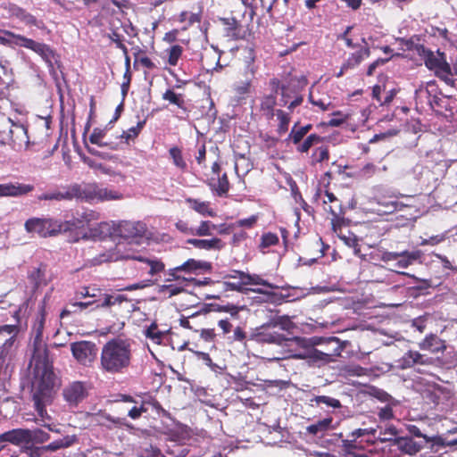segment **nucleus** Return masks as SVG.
Returning <instances> with one entry per match:
<instances>
[{
	"label": "nucleus",
	"instance_id": "f257e3e1",
	"mask_svg": "<svg viewBox=\"0 0 457 457\" xmlns=\"http://www.w3.org/2000/svg\"><path fill=\"white\" fill-rule=\"evenodd\" d=\"M36 378L32 397L37 413L36 422L47 428L50 431L59 433L58 429L52 427V417L46 410L53 401L52 391L56 379L53 368L47 363L37 364Z\"/></svg>",
	"mask_w": 457,
	"mask_h": 457
},
{
	"label": "nucleus",
	"instance_id": "f03ea898",
	"mask_svg": "<svg viewBox=\"0 0 457 457\" xmlns=\"http://www.w3.org/2000/svg\"><path fill=\"white\" fill-rule=\"evenodd\" d=\"M336 342L338 340L336 337H291L287 343V350L289 357L296 360H305L310 365L321 366L328 363L331 361L332 354L318 350L317 345L323 344Z\"/></svg>",
	"mask_w": 457,
	"mask_h": 457
},
{
	"label": "nucleus",
	"instance_id": "7ed1b4c3",
	"mask_svg": "<svg viewBox=\"0 0 457 457\" xmlns=\"http://www.w3.org/2000/svg\"><path fill=\"white\" fill-rule=\"evenodd\" d=\"M139 241L119 240L113 248L100 253L92 260L94 265L101 264L105 262H117L120 260H137L149 267L147 273L154 276L164 270V264L156 258H147L142 256L137 251Z\"/></svg>",
	"mask_w": 457,
	"mask_h": 457
},
{
	"label": "nucleus",
	"instance_id": "20e7f679",
	"mask_svg": "<svg viewBox=\"0 0 457 457\" xmlns=\"http://www.w3.org/2000/svg\"><path fill=\"white\" fill-rule=\"evenodd\" d=\"M132 359L131 344L123 339H112L102 348L101 368L110 374L124 373Z\"/></svg>",
	"mask_w": 457,
	"mask_h": 457
},
{
	"label": "nucleus",
	"instance_id": "39448f33",
	"mask_svg": "<svg viewBox=\"0 0 457 457\" xmlns=\"http://www.w3.org/2000/svg\"><path fill=\"white\" fill-rule=\"evenodd\" d=\"M77 200L87 203L105 202L122 199V194L109 187H103L96 183L78 184Z\"/></svg>",
	"mask_w": 457,
	"mask_h": 457
},
{
	"label": "nucleus",
	"instance_id": "423d86ee",
	"mask_svg": "<svg viewBox=\"0 0 457 457\" xmlns=\"http://www.w3.org/2000/svg\"><path fill=\"white\" fill-rule=\"evenodd\" d=\"M4 37L2 41L9 46H20L32 50L46 62H51L54 57L53 50L46 44L37 42L31 38L26 37L20 34H15L9 30L3 31Z\"/></svg>",
	"mask_w": 457,
	"mask_h": 457
},
{
	"label": "nucleus",
	"instance_id": "0eeeda50",
	"mask_svg": "<svg viewBox=\"0 0 457 457\" xmlns=\"http://www.w3.org/2000/svg\"><path fill=\"white\" fill-rule=\"evenodd\" d=\"M290 320L287 318H279L271 324L262 327V330L256 334V340L262 343L275 344L287 348V343L291 337H286L277 328L288 329Z\"/></svg>",
	"mask_w": 457,
	"mask_h": 457
},
{
	"label": "nucleus",
	"instance_id": "6e6552de",
	"mask_svg": "<svg viewBox=\"0 0 457 457\" xmlns=\"http://www.w3.org/2000/svg\"><path fill=\"white\" fill-rule=\"evenodd\" d=\"M20 330L17 324L0 326V368L17 349Z\"/></svg>",
	"mask_w": 457,
	"mask_h": 457
},
{
	"label": "nucleus",
	"instance_id": "1a4fd4ad",
	"mask_svg": "<svg viewBox=\"0 0 457 457\" xmlns=\"http://www.w3.org/2000/svg\"><path fill=\"white\" fill-rule=\"evenodd\" d=\"M25 228L29 233L46 237L59 233L62 226L57 220L50 218H31L26 221Z\"/></svg>",
	"mask_w": 457,
	"mask_h": 457
},
{
	"label": "nucleus",
	"instance_id": "9d476101",
	"mask_svg": "<svg viewBox=\"0 0 457 457\" xmlns=\"http://www.w3.org/2000/svg\"><path fill=\"white\" fill-rule=\"evenodd\" d=\"M145 232V225L142 222L123 220L114 223V235L120 237L119 240L139 241Z\"/></svg>",
	"mask_w": 457,
	"mask_h": 457
},
{
	"label": "nucleus",
	"instance_id": "9b49d317",
	"mask_svg": "<svg viewBox=\"0 0 457 457\" xmlns=\"http://www.w3.org/2000/svg\"><path fill=\"white\" fill-rule=\"evenodd\" d=\"M421 257L420 251H403V252H388L385 251L381 254V261L386 263L394 262V266L398 269H406L413 264Z\"/></svg>",
	"mask_w": 457,
	"mask_h": 457
},
{
	"label": "nucleus",
	"instance_id": "f8f14e48",
	"mask_svg": "<svg viewBox=\"0 0 457 457\" xmlns=\"http://www.w3.org/2000/svg\"><path fill=\"white\" fill-rule=\"evenodd\" d=\"M377 430L374 428H358L353 430L350 435L352 439L343 441L344 451L353 457H364V453H357L358 450L363 449L362 441H358L357 439L365 436H374Z\"/></svg>",
	"mask_w": 457,
	"mask_h": 457
},
{
	"label": "nucleus",
	"instance_id": "ddd939ff",
	"mask_svg": "<svg viewBox=\"0 0 457 457\" xmlns=\"http://www.w3.org/2000/svg\"><path fill=\"white\" fill-rule=\"evenodd\" d=\"M73 357L80 363L87 365L91 363L96 355V345L90 341H79L71 345Z\"/></svg>",
	"mask_w": 457,
	"mask_h": 457
},
{
	"label": "nucleus",
	"instance_id": "4468645a",
	"mask_svg": "<svg viewBox=\"0 0 457 457\" xmlns=\"http://www.w3.org/2000/svg\"><path fill=\"white\" fill-rule=\"evenodd\" d=\"M87 387L85 383L73 381L62 390L65 402L71 407L77 406L87 396Z\"/></svg>",
	"mask_w": 457,
	"mask_h": 457
},
{
	"label": "nucleus",
	"instance_id": "2eb2a0df",
	"mask_svg": "<svg viewBox=\"0 0 457 457\" xmlns=\"http://www.w3.org/2000/svg\"><path fill=\"white\" fill-rule=\"evenodd\" d=\"M414 49L423 57L425 65L430 71H436L444 64L447 63L445 54L439 50H437L436 54H435L431 50L422 45H416Z\"/></svg>",
	"mask_w": 457,
	"mask_h": 457
},
{
	"label": "nucleus",
	"instance_id": "dca6fc26",
	"mask_svg": "<svg viewBox=\"0 0 457 457\" xmlns=\"http://www.w3.org/2000/svg\"><path fill=\"white\" fill-rule=\"evenodd\" d=\"M394 445L401 452L409 455H414L421 450L428 449V439L417 440L412 437H400L395 439Z\"/></svg>",
	"mask_w": 457,
	"mask_h": 457
},
{
	"label": "nucleus",
	"instance_id": "f3484780",
	"mask_svg": "<svg viewBox=\"0 0 457 457\" xmlns=\"http://www.w3.org/2000/svg\"><path fill=\"white\" fill-rule=\"evenodd\" d=\"M34 186L18 181L0 184V197H21L34 190Z\"/></svg>",
	"mask_w": 457,
	"mask_h": 457
},
{
	"label": "nucleus",
	"instance_id": "a211bd4d",
	"mask_svg": "<svg viewBox=\"0 0 457 457\" xmlns=\"http://www.w3.org/2000/svg\"><path fill=\"white\" fill-rule=\"evenodd\" d=\"M408 430L410 434L412 436V438H416L417 440L428 439V445H429V451L424 452L420 455L421 457H431V455H429L430 453H437L440 450V444L442 442L441 436H428L423 434L420 428L414 425L409 426Z\"/></svg>",
	"mask_w": 457,
	"mask_h": 457
},
{
	"label": "nucleus",
	"instance_id": "6ab92c4d",
	"mask_svg": "<svg viewBox=\"0 0 457 457\" xmlns=\"http://www.w3.org/2000/svg\"><path fill=\"white\" fill-rule=\"evenodd\" d=\"M434 363V359L418 351H408L399 360V366L402 369L411 368L415 365H431Z\"/></svg>",
	"mask_w": 457,
	"mask_h": 457
},
{
	"label": "nucleus",
	"instance_id": "aec40b11",
	"mask_svg": "<svg viewBox=\"0 0 457 457\" xmlns=\"http://www.w3.org/2000/svg\"><path fill=\"white\" fill-rule=\"evenodd\" d=\"M438 88L435 80H430L426 83H421L415 90V100L417 104L423 107L425 104L428 105L430 99L434 94H437Z\"/></svg>",
	"mask_w": 457,
	"mask_h": 457
},
{
	"label": "nucleus",
	"instance_id": "412c9836",
	"mask_svg": "<svg viewBox=\"0 0 457 457\" xmlns=\"http://www.w3.org/2000/svg\"><path fill=\"white\" fill-rule=\"evenodd\" d=\"M29 428H14L0 434V441L6 445L7 443L14 445H28Z\"/></svg>",
	"mask_w": 457,
	"mask_h": 457
},
{
	"label": "nucleus",
	"instance_id": "4be33fe9",
	"mask_svg": "<svg viewBox=\"0 0 457 457\" xmlns=\"http://www.w3.org/2000/svg\"><path fill=\"white\" fill-rule=\"evenodd\" d=\"M236 272H242L241 270H233L229 273H226L222 276L224 279L221 282V287L224 291H237L243 293L246 290L245 279H242L240 277L237 276Z\"/></svg>",
	"mask_w": 457,
	"mask_h": 457
},
{
	"label": "nucleus",
	"instance_id": "5701e85b",
	"mask_svg": "<svg viewBox=\"0 0 457 457\" xmlns=\"http://www.w3.org/2000/svg\"><path fill=\"white\" fill-rule=\"evenodd\" d=\"M99 220V213L93 210H85L82 212H77L69 223L76 228H82L85 227H90L92 221Z\"/></svg>",
	"mask_w": 457,
	"mask_h": 457
},
{
	"label": "nucleus",
	"instance_id": "b1692460",
	"mask_svg": "<svg viewBox=\"0 0 457 457\" xmlns=\"http://www.w3.org/2000/svg\"><path fill=\"white\" fill-rule=\"evenodd\" d=\"M419 347L423 351H429L432 353H444L446 349L445 342L435 334H429L419 343Z\"/></svg>",
	"mask_w": 457,
	"mask_h": 457
},
{
	"label": "nucleus",
	"instance_id": "393cba45",
	"mask_svg": "<svg viewBox=\"0 0 457 457\" xmlns=\"http://www.w3.org/2000/svg\"><path fill=\"white\" fill-rule=\"evenodd\" d=\"M12 15L23 22L27 26H35L38 29H44L45 25L42 21L37 20L35 16L26 12L24 9L13 6L11 9Z\"/></svg>",
	"mask_w": 457,
	"mask_h": 457
},
{
	"label": "nucleus",
	"instance_id": "a878e982",
	"mask_svg": "<svg viewBox=\"0 0 457 457\" xmlns=\"http://www.w3.org/2000/svg\"><path fill=\"white\" fill-rule=\"evenodd\" d=\"M220 21L224 27V36L231 40H237L242 37L241 26L236 18H221Z\"/></svg>",
	"mask_w": 457,
	"mask_h": 457
},
{
	"label": "nucleus",
	"instance_id": "bb28decb",
	"mask_svg": "<svg viewBox=\"0 0 457 457\" xmlns=\"http://www.w3.org/2000/svg\"><path fill=\"white\" fill-rule=\"evenodd\" d=\"M187 242L197 249L207 251L220 250L224 246L222 240L218 237H212L211 239L190 238L187 239Z\"/></svg>",
	"mask_w": 457,
	"mask_h": 457
},
{
	"label": "nucleus",
	"instance_id": "cd10ccee",
	"mask_svg": "<svg viewBox=\"0 0 457 457\" xmlns=\"http://www.w3.org/2000/svg\"><path fill=\"white\" fill-rule=\"evenodd\" d=\"M207 265V262H201L198 261H195L194 259H189L187 262H185L183 264L175 267L173 269H170L169 271V275L172 277V279H178L179 277L177 275L179 271H185L187 273H191L193 271H195L197 270L203 269L204 266ZM168 281H170L171 278H168Z\"/></svg>",
	"mask_w": 457,
	"mask_h": 457
},
{
	"label": "nucleus",
	"instance_id": "c85d7f7f",
	"mask_svg": "<svg viewBox=\"0 0 457 457\" xmlns=\"http://www.w3.org/2000/svg\"><path fill=\"white\" fill-rule=\"evenodd\" d=\"M225 225H215L211 220H202L197 227H193V236L197 237H208L212 235V231L218 228L220 234L228 233L226 228H223Z\"/></svg>",
	"mask_w": 457,
	"mask_h": 457
},
{
	"label": "nucleus",
	"instance_id": "c756f323",
	"mask_svg": "<svg viewBox=\"0 0 457 457\" xmlns=\"http://www.w3.org/2000/svg\"><path fill=\"white\" fill-rule=\"evenodd\" d=\"M370 54V47L363 46L357 52L351 54L343 63V69H353Z\"/></svg>",
	"mask_w": 457,
	"mask_h": 457
},
{
	"label": "nucleus",
	"instance_id": "7c9ffc66",
	"mask_svg": "<svg viewBox=\"0 0 457 457\" xmlns=\"http://www.w3.org/2000/svg\"><path fill=\"white\" fill-rule=\"evenodd\" d=\"M186 203L195 212L203 216L214 217L216 212L211 208L209 202L200 201L195 198H186Z\"/></svg>",
	"mask_w": 457,
	"mask_h": 457
},
{
	"label": "nucleus",
	"instance_id": "2f4dec72",
	"mask_svg": "<svg viewBox=\"0 0 457 457\" xmlns=\"http://www.w3.org/2000/svg\"><path fill=\"white\" fill-rule=\"evenodd\" d=\"M382 401L387 402V403L380 408H378V416L379 418L380 421H387L394 418V411H393V401L392 397L385 393L381 392L379 393L378 396Z\"/></svg>",
	"mask_w": 457,
	"mask_h": 457
},
{
	"label": "nucleus",
	"instance_id": "473e14b6",
	"mask_svg": "<svg viewBox=\"0 0 457 457\" xmlns=\"http://www.w3.org/2000/svg\"><path fill=\"white\" fill-rule=\"evenodd\" d=\"M112 234L114 235V223L100 222L89 228V235L94 238L103 239Z\"/></svg>",
	"mask_w": 457,
	"mask_h": 457
},
{
	"label": "nucleus",
	"instance_id": "72a5a7b5",
	"mask_svg": "<svg viewBox=\"0 0 457 457\" xmlns=\"http://www.w3.org/2000/svg\"><path fill=\"white\" fill-rule=\"evenodd\" d=\"M312 126L311 124L301 127H299L297 123L295 124L291 129V131L286 141L291 142L295 145H298L301 141L303 140L304 137L312 129Z\"/></svg>",
	"mask_w": 457,
	"mask_h": 457
},
{
	"label": "nucleus",
	"instance_id": "f704fd0d",
	"mask_svg": "<svg viewBox=\"0 0 457 457\" xmlns=\"http://www.w3.org/2000/svg\"><path fill=\"white\" fill-rule=\"evenodd\" d=\"M208 185L220 196L226 195L229 189V183L226 173L221 177H218L217 180L211 179L208 181Z\"/></svg>",
	"mask_w": 457,
	"mask_h": 457
},
{
	"label": "nucleus",
	"instance_id": "c9c22d12",
	"mask_svg": "<svg viewBox=\"0 0 457 457\" xmlns=\"http://www.w3.org/2000/svg\"><path fill=\"white\" fill-rule=\"evenodd\" d=\"M237 276L240 277L242 279H245V286L248 285H260L266 287L269 289H274L278 287L268 282L267 280L262 278L259 275L256 274H249L245 272H236Z\"/></svg>",
	"mask_w": 457,
	"mask_h": 457
},
{
	"label": "nucleus",
	"instance_id": "e433bc0d",
	"mask_svg": "<svg viewBox=\"0 0 457 457\" xmlns=\"http://www.w3.org/2000/svg\"><path fill=\"white\" fill-rule=\"evenodd\" d=\"M276 96L274 95L265 96L261 102V112L267 120H271L276 115L274 107L276 105Z\"/></svg>",
	"mask_w": 457,
	"mask_h": 457
},
{
	"label": "nucleus",
	"instance_id": "4c0bfd02",
	"mask_svg": "<svg viewBox=\"0 0 457 457\" xmlns=\"http://www.w3.org/2000/svg\"><path fill=\"white\" fill-rule=\"evenodd\" d=\"M435 74L440 79L445 81L446 85L453 87L454 85V76L457 74V68L453 70L447 62L436 71Z\"/></svg>",
	"mask_w": 457,
	"mask_h": 457
},
{
	"label": "nucleus",
	"instance_id": "58836bf2",
	"mask_svg": "<svg viewBox=\"0 0 457 457\" xmlns=\"http://www.w3.org/2000/svg\"><path fill=\"white\" fill-rule=\"evenodd\" d=\"M127 297L122 295H108L104 294L102 298L97 301L96 308H107L115 304H120L122 302L127 301Z\"/></svg>",
	"mask_w": 457,
	"mask_h": 457
},
{
	"label": "nucleus",
	"instance_id": "ea45409f",
	"mask_svg": "<svg viewBox=\"0 0 457 457\" xmlns=\"http://www.w3.org/2000/svg\"><path fill=\"white\" fill-rule=\"evenodd\" d=\"M46 317L45 311L42 309L36 317V320L33 323L31 333L35 337V342H40L43 337V330L45 327Z\"/></svg>",
	"mask_w": 457,
	"mask_h": 457
},
{
	"label": "nucleus",
	"instance_id": "a19ab883",
	"mask_svg": "<svg viewBox=\"0 0 457 457\" xmlns=\"http://www.w3.org/2000/svg\"><path fill=\"white\" fill-rule=\"evenodd\" d=\"M76 440H77V437L74 435L73 436H66L61 439L53 441L49 445L44 446L43 449H45V451L54 452L59 449L68 448L71 445H72L76 442Z\"/></svg>",
	"mask_w": 457,
	"mask_h": 457
},
{
	"label": "nucleus",
	"instance_id": "79ce46f5",
	"mask_svg": "<svg viewBox=\"0 0 457 457\" xmlns=\"http://www.w3.org/2000/svg\"><path fill=\"white\" fill-rule=\"evenodd\" d=\"M322 141V137L317 134H311L307 136L303 141L296 145V151L303 154L308 153L311 147L320 144Z\"/></svg>",
	"mask_w": 457,
	"mask_h": 457
},
{
	"label": "nucleus",
	"instance_id": "37998d69",
	"mask_svg": "<svg viewBox=\"0 0 457 457\" xmlns=\"http://www.w3.org/2000/svg\"><path fill=\"white\" fill-rule=\"evenodd\" d=\"M28 445L43 444L50 439V435L40 429H29Z\"/></svg>",
	"mask_w": 457,
	"mask_h": 457
},
{
	"label": "nucleus",
	"instance_id": "c03bdc74",
	"mask_svg": "<svg viewBox=\"0 0 457 457\" xmlns=\"http://www.w3.org/2000/svg\"><path fill=\"white\" fill-rule=\"evenodd\" d=\"M45 449L35 447L34 445H25L21 447L19 453L13 451V453L10 457H39L41 452Z\"/></svg>",
	"mask_w": 457,
	"mask_h": 457
},
{
	"label": "nucleus",
	"instance_id": "a18cd8bd",
	"mask_svg": "<svg viewBox=\"0 0 457 457\" xmlns=\"http://www.w3.org/2000/svg\"><path fill=\"white\" fill-rule=\"evenodd\" d=\"M95 303V302H75L68 303L64 309L61 312V318L64 319L65 317L69 316L72 313H77L79 312H82L83 310L87 309L89 305H92Z\"/></svg>",
	"mask_w": 457,
	"mask_h": 457
},
{
	"label": "nucleus",
	"instance_id": "49530a36",
	"mask_svg": "<svg viewBox=\"0 0 457 457\" xmlns=\"http://www.w3.org/2000/svg\"><path fill=\"white\" fill-rule=\"evenodd\" d=\"M329 159V153L327 146H320L313 150L310 156V164L315 166Z\"/></svg>",
	"mask_w": 457,
	"mask_h": 457
},
{
	"label": "nucleus",
	"instance_id": "de8ad7c7",
	"mask_svg": "<svg viewBox=\"0 0 457 457\" xmlns=\"http://www.w3.org/2000/svg\"><path fill=\"white\" fill-rule=\"evenodd\" d=\"M311 402L312 406L314 404L317 406L325 404L327 407L333 409H338L342 406L339 400L327 395L315 396L311 400Z\"/></svg>",
	"mask_w": 457,
	"mask_h": 457
},
{
	"label": "nucleus",
	"instance_id": "09e8293b",
	"mask_svg": "<svg viewBox=\"0 0 457 457\" xmlns=\"http://www.w3.org/2000/svg\"><path fill=\"white\" fill-rule=\"evenodd\" d=\"M29 279L33 284L34 289H38L39 287L46 286L47 283L45 270L41 268L32 270L29 275Z\"/></svg>",
	"mask_w": 457,
	"mask_h": 457
},
{
	"label": "nucleus",
	"instance_id": "8fccbe9b",
	"mask_svg": "<svg viewBox=\"0 0 457 457\" xmlns=\"http://www.w3.org/2000/svg\"><path fill=\"white\" fill-rule=\"evenodd\" d=\"M332 418H326L317 421L314 424L309 425L306 428L308 433L312 435H318L328 429L331 427Z\"/></svg>",
	"mask_w": 457,
	"mask_h": 457
},
{
	"label": "nucleus",
	"instance_id": "3c124183",
	"mask_svg": "<svg viewBox=\"0 0 457 457\" xmlns=\"http://www.w3.org/2000/svg\"><path fill=\"white\" fill-rule=\"evenodd\" d=\"M251 87V79H246L245 80H241L238 82H236L233 85V90L236 94L235 97L237 98V101H239L249 93Z\"/></svg>",
	"mask_w": 457,
	"mask_h": 457
},
{
	"label": "nucleus",
	"instance_id": "603ef678",
	"mask_svg": "<svg viewBox=\"0 0 457 457\" xmlns=\"http://www.w3.org/2000/svg\"><path fill=\"white\" fill-rule=\"evenodd\" d=\"M13 129H9V136L12 141L16 139L23 140L28 143L27 129L22 125L12 124Z\"/></svg>",
	"mask_w": 457,
	"mask_h": 457
},
{
	"label": "nucleus",
	"instance_id": "864d4df0",
	"mask_svg": "<svg viewBox=\"0 0 457 457\" xmlns=\"http://www.w3.org/2000/svg\"><path fill=\"white\" fill-rule=\"evenodd\" d=\"M145 335L147 338H150L155 344H161L164 334L158 329L155 323H152L145 329Z\"/></svg>",
	"mask_w": 457,
	"mask_h": 457
},
{
	"label": "nucleus",
	"instance_id": "5fc2aeb1",
	"mask_svg": "<svg viewBox=\"0 0 457 457\" xmlns=\"http://www.w3.org/2000/svg\"><path fill=\"white\" fill-rule=\"evenodd\" d=\"M182 287L170 284L159 286L157 292L160 295H163L167 297H171L179 295V293L182 292Z\"/></svg>",
	"mask_w": 457,
	"mask_h": 457
},
{
	"label": "nucleus",
	"instance_id": "6e6d98bb",
	"mask_svg": "<svg viewBox=\"0 0 457 457\" xmlns=\"http://www.w3.org/2000/svg\"><path fill=\"white\" fill-rule=\"evenodd\" d=\"M145 123V120H142V121H138L137 126L135 127H131L130 129H129L127 131H124L120 136V138H125V140L127 142H129V140H132L134 139L135 137H137V135L139 134V132L141 131V129H143L144 125Z\"/></svg>",
	"mask_w": 457,
	"mask_h": 457
},
{
	"label": "nucleus",
	"instance_id": "4d7b16f0",
	"mask_svg": "<svg viewBox=\"0 0 457 457\" xmlns=\"http://www.w3.org/2000/svg\"><path fill=\"white\" fill-rule=\"evenodd\" d=\"M169 152L174 165L181 170L186 169L187 163L182 157L180 149L178 147H171Z\"/></svg>",
	"mask_w": 457,
	"mask_h": 457
},
{
	"label": "nucleus",
	"instance_id": "13d9d810",
	"mask_svg": "<svg viewBox=\"0 0 457 457\" xmlns=\"http://www.w3.org/2000/svg\"><path fill=\"white\" fill-rule=\"evenodd\" d=\"M162 98L166 101H169L170 104H176L179 108H183L184 100L181 95L176 94L173 90L168 89L162 95Z\"/></svg>",
	"mask_w": 457,
	"mask_h": 457
},
{
	"label": "nucleus",
	"instance_id": "bf43d9fd",
	"mask_svg": "<svg viewBox=\"0 0 457 457\" xmlns=\"http://www.w3.org/2000/svg\"><path fill=\"white\" fill-rule=\"evenodd\" d=\"M62 189L63 190L61 191L62 201L77 199V193L79 189V187H77V183L63 187Z\"/></svg>",
	"mask_w": 457,
	"mask_h": 457
},
{
	"label": "nucleus",
	"instance_id": "052dcab7",
	"mask_svg": "<svg viewBox=\"0 0 457 457\" xmlns=\"http://www.w3.org/2000/svg\"><path fill=\"white\" fill-rule=\"evenodd\" d=\"M183 53V48L180 46H172L169 50L168 62L171 66H176Z\"/></svg>",
	"mask_w": 457,
	"mask_h": 457
},
{
	"label": "nucleus",
	"instance_id": "680f3d73",
	"mask_svg": "<svg viewBox=\"0 0 457 457\" xmlns=\"http://www.w3.org/2000/svg\"><path fill=\"white\" fill-rule=\"evenodd\" d=\"M276 115L278 120H279L278 130L279 132H286L287 130V127L290 121V117L287 113H286L282 110H277Z\"/></svg>",
	"mask_w": 457,
	"mask_h": 457
},
{
	"label": "nucleus",
	"instance_id": "e2e57ef3",
	"mask_svg": "<svg viewBox=\"0 0 457 457\" xmlns=\"http://www.w3.org/2000/svg\"><path fill=\"white\" fill-rule=\"evenodd\" d=\"M179 21L181 22H187V24L193 25L194 23L200 22L201 15L199 13L189 12L184 11L179 15Z\"/></svg>",
	"mask_w": 457,
	"mask_h": 457
},
{
	"label": "nucleus",
	"instance_id": "0e129e2a",
	"mask_svg": "<svg viewBox=\"0 0 457 457\" xmlns=\"http://www.w3.org/2000/svg\"><path fill=\"white\" fill-rule=\"evenodd\" d=\"M278 242V236L274 233L269 232V233L262 235L261 246L264 247V248L270 247L271 245H277Z\"/></svg>",
	"mask_w": 457,
	"mask_h": 457
},
{
	"label": "nucleus",
	"instance_id": "69168bd1",
	"mask_svg": "<svg viewBox=\"0 0 457 457\" xmlns=\"http://www.w3.org/2000/svg\"><path fill=\"white\" fill-rule=\"evenodd\" d=\"M104 136L105 131L104 129H95L89 137V141L90 143L98 145L99 144H101V141L104 140Z\"/></svg>",
	"mask_w": 457,
	"mask_h": 457
},
{
	"label": "nucleus",
	"instance_id": "338daca9",
	"mask_svg": "<svg viewBox=\"0 0 457 457\" xmlns=\"http://www.w3.org/2000/svg\"><path fill=\"white\" fill-rule=\"evenodd\" d=\"M396 434H397L396 428L393 426H388L385 428L384 432H380L378 437L382 442L391 441L393 436H395Z\"/></svg>",
	"mask_w": 457,
	"mask_h": 457
},
{
	"label": "nucleus",
	"instance_id": "774afa93",
	"mask_svg": "<svg viewBox=\"0 0 457 457\" xmlns=\"http://www.w3.org/2000/svg\"><path fill=\"white\" fill-rule=\"evenodd\" d=\"M38 200L62 201L61 190L44 193L38 196Z\"/></svg>",
	"mask_w": 457,
	"mask_h": 457
}]
</instances>
